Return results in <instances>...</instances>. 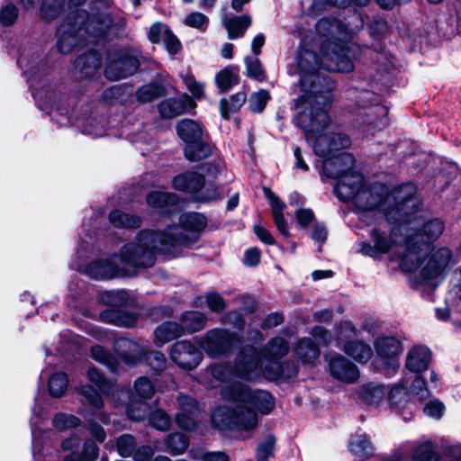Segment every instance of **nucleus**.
<instances>
[{"instance_id":"13","label":"nucleus","mask_w":461,"mask_h":461,"mask_svg":"<svg viewBox=\"0 0 461 461\" xmlns=\"http://www.w3.org/2000/svg\"><path fill=\"white\" fill-rule=\"evenodd\" d=\"M235 335L222 329L208 330L199 340L200 347L207 355L217 357L226 354L232 347Z\"/></svg>"},{"instance_id":"39","label":"nucleus","mask_w":461,"mask_h":461,"mask_svg":"<svg viewBox=\"0 0 461 461\" xmlns=\"http://www.w3.org/2000/svg\"><path fill=\"white\" fill-rule=\"evenodd\" d=\"M68 385V378L65 373L59 372L52 375L48 383L50 394L53 397H61Z\"/></svg>"},{"instance_id":"17","label":"nucleus","mask_w":461,"mask_h":461,"mask_svg":"<svg viewBox=\"0 0 461 461\" xmlns=\"http://www.w3.org/2000/svg\"><path fill=\"white\" fill-rule=\"evenodd\" d=\"M177 403L180 411L176 413L175 420L176 425L183 429H193L195 428V417L201 412V407L197 401L185 394L177 397Z\"/></svg>"},{"instance_id":"46","label":"nucleus","mask_w":461,"mask_h":461,"mask_svg":"<svg viewBox=\"0 0 461 461\" xmlns=\"http://www.w3.org/2000/svg\"><path fill=\"white\" fill-rule=\"evenodd\" d=\"M91 355L95 361L106 366L112 371H115V358L110 354L109 351L105 350L103 347L94 346L91 348Z\"/></svg>"},{"instance_id":"59","label":"nucleus","mask_w":461,"mask_h":461,"mask_svg":"<svg viewBox=\"0 0 461 461\" xmlns=\"http://www.w3.org/2000/svg\"><path fill=\"white\" fill-rule=\"evenodd\" d=\"M136 447L135 438L131 435H122L118 438L117 450L122 456H130Z\"/></svg>"},{"instance_id":"20","label":"nucleus","mask_w":461,"mask_h":461,"mask_svg":"<svg viewBox=\"0 0 461 461\" xmlns=\"http://www.w3.org/2000/svg\"><path fill=\"white\" fill-rule=\"evenodd\" d=\"M113 348L118 356L128 364H135L146 353V345L126 338L115 340Z\"/></svg>"},{"instance_id":"18","label":"nucleus","mask_w":461,"mask_h":461,"mask_svg":"<svg viewBox=\"0 0 461 461\" xmlns=\"http://www.w3.org/2000/svg\"><path fill=\"white\" fill-rule=\"evenodd\" d=\"M329 369L332 377L344 383H355L359 377L357 366L341 355L330 357Z\"/></svg>"},{"instance_id":"21","label":"nucleus","mask_w":461,"mask_h":461,"mask_svg":"<svg viewBox=\"0 0 461 461\" xmlns=\"http://www.w3.org/2000/svg\"><path fill=\"white\" fill-rule=\"evenodd\" d=\"M194 106L195 104L192 98L184 95L177 98H168L162 101L158 105V112L161 117L171 119L194 109Z\"/></svg>"},{"instance_id":"38","label":"nucleus","mask_w":461,"mask_h":461,"mask_svg":"<svg viewBox=\"0 0 461 461\" xmlns=\"http://www.w3.org/2000/svg\"><path fill=\"white\" fill-rule=\"evenodd\" d=\"M166 450L171 455L176 456L183 454L189 446L187 438L181 433H174L167 436L166 441Z\"/></svg>"},{"instance_id":"7","label":"nucleus","mask_w":461,"mask_h":461,"mask_svg":"<svg viewBox=\"0 0 461 461\" xmlns=\"http://www.w3.org/2000/svg\"><path fill=\"white\" fill-rule=\"evenodd\" d=\"M408 240L401 257V267L414 275L415 278L430 286H436L455 265L452 252L447 248H439L431 251L426 258H420L421 249L411 245Z\"/></svg>"},{"instance_id":"54","label":"nucleus","mask_w":461,"mask_h":461,"mask_svg":"<svg viewBox=\"0 0 461 461\" xmlns=\"http://www.w3.org/2000/svg\"><path fill=\"white\" fill-rule=\"evenodd\" d=\"M142 359L155 371H161L166 367V358L161 352H148V349L146 348V353L144 354L140 360Z\"/></svg>"},{"instance_id":"60","label":"nucleus","mask_w":461,"mask_h":461,"mask_svg":"<svg viewBox=\"0 0 461 461\" xmlns=\"http://www.w3.org/2000/svg\"><path fill=\"white\" fill-rule=\"evenodd\" d=\"M150 424L159 430H167L170 426V419L168 415L161 411H156L149 416Z\"/></svg>"},{"instance_id":"62","label":"nucleus","mask_w":461,"mask_h":461,"mask_svg":"<svg viewBox=\"0 0 461 461\" xmlns=\"http://www.w3.org/2000/svg\"><path fill=\"white\" fill-rule=\"evenodd\" d=\"M423 411L428 417L439 420L444 414L445 405L439 400H432L425 404Z\"/></svg>"},{"instance_id":"1","label":"nucleus","mask_w":461,"mask_h":461,"mask_svg":"<svg viewBox=\"0 0 461 461\" xmlns=\"http://www.w3.org/2000/svg\"><path fill=\"white\" fill-rule=\"evenodd\" d=\"M321 42V57L309 50L298 51L289 73L300 76L303 94L296 101L295 122L303 130L306 140L313 144L316 155L329 157L333 151L347 149L350 138L336 131L330 124L327 106L331 103L333 83L318 74L320 68L332 72H350L354 68L357 46L347 42L355 32L342 22L322 18L316 24Z\"/></svg>"},{"instance_id":"47","label":"nucleus","mask_w":461,"mask_h":461,"mask_svg":"<svg viewBox=\"0 0 461 461\" xmlns=\"http://www.w3.org/2000/svg\"><path fill=\"white\" fill-rule=\"evenodd\" d=\"M79 424V419L72 414L59 413L53 419L55 429L60 431L77 428Z\"/></svg>"},{"instance_id":"22","label":"nucleus","mask_w":461,"mask_h":461,"mask_svg":"<svg viewBox=\"0 0 461 461\" xmlns=\"http://www.w3.org/2000/svg\"><path fill=\"white\" fill-rule=\"evenodd\" d=\"M430 360L431 354L427 347L415 346L407 353L405 366L411 372L420 374L428 369Z\"/></svg>"},{"instance_id":"4","label":"nucleus","mask_w":461,"mask_h":461,"mask_svg":"<svg viewBox=\"0 0 461 461\" xmlns=\"http://www.w3.org/2000/svg\"><path fill=\"white\" fill-rule=\"evenodd\" d=\"M288 352L287 341L281 338H274L266 347L264 352L253 347L244 348L237 356V375L246 381H256L261 377L276 380L282 376L291 377L296 374V368L286 371L281 366L278 359Z\"/></svg>"},{"instance_id":"14","label":"nucleus","mask_w":461,"mask_h":461,"mask_svg":"<svg viewBox=\"0 0 461 461\" xmlns=\"http://www.w3.org/2000/svg\"><path fill=\"white\" fill-rule=\"evenodd\" d=\"M170 358L180 368L194 369L202 361L203 354L192 342L180 340L170 348Z\"/></svg>"},{"instance_id":"48","label":"nucleus","mask_w":461,"mask_h":461,"mask_svg":"<svg viewBox=\"0 0 461 461\" xmlns=\"http://www.w3.org/2000/svg\"><path fill=\"white\" fill-rule=\"evenodd\" d=\"M185 25L204 32L209 24V18L201 12H192L186 15L184 21Z\"/></svg>"},{"instance_id":"53","label":"nucleus","mask_w":461,"mask_h":461,"mask_svg":"<svg viewBox=\"0 0 461 461\" xmlns=\"http://www.w3.org/2000/svg\"><path fill=\"white\" fill-rule=\"evenodd\" d=\"M270 96L267 91L259 90L251 95L249 100V105L253 113H260L264 110Z\"/></svg>"},{"instance_id":"27","label":"nucleus","mask_w":461,"mask_h":461,"mask_svg":"<svg viewBox=\"0 0 461 461\" xmlns=\"http://www.w3.org/2000/svg\"><path fill=\"white\" fill-rule=\"evenodd\" d=\"M350 453L358 459H366L374 453V447L367 435L356 433L351 436L348 441Z\"/></svg>"},{"instance_id":"34","label":"nucleus","mask_w":461,"mask_h":461,"mask_svg":"<svg viewBox=\"0 0 461 461\" xmlns=\"http://www.w3.org/2000/svg\"><path fill=\"white\" fill-rule=\"evenodd\" d=\"M110 222L118 228H138L141 224L139 216L123 212L120 210H113L109 214Z\"/></svg>"},{"instance_id":"32","label":"nucleus","mask_w":461,"mask_h":461,"mask_svg":"<svg viewBox=\"0 0 461 461\" xmlns=\"http://www.w3.org/2000/svg\"><path fill=\"white\" fill-rule=\"evenodd\" d=\"M295 354L303 363L313 364L319 357L320 351L312 339L305 338L298 341Z\"/></svg>"},{"instance_id":"24","label":"nucleus","mask_w":461,"mask_h":461,"mask_svg":"<svg viewBox=\"0 0 461 461\" xmlns=\"http://www.w3.org/2000/svg\"><path fill=\"white\" fill-rule=\"evenodd\" d=\"M177 202V196L171 193L151 192L147 195L148 204L165 215L174 213Z\"/></svg>"},{"instance_id":"25","label":"nucleus","mask_w":461,"mask_h":461,"mask_svg":"<svg viewBox=\"0 0 461 461\" xmlns=\"http://www.w3.org/2000/svg\"><path fill=\"white\" fill-rule=\"evenodd\" d=\"M264 193L270 203L276 229L283 236L287 238L289 236V230L283 215V211L286 206L285 203H283L273 192H271L270 189L264 188Z\"/></svg>"},{"instance_id":"50","label":"nucleus","mask_w":461,"mask_h":461,"mask_svg":"<svg viewBox=\"0 0 461 461\" xmlns=\"http://www.w3.org/2000/svg\"><path fill=\"white\" fill-rule=\"evenodd\" d=\"M80 393L94 410L101 411L103 400L95 389L90 385H83L80 388Z\"/></svg>"},{"instance_id":"15","label":"nucleus","mask_w":461,"mask_h":461,"mask_svg":"<svg viewBox=\"0 0 461 461\" xmlns=\"http://www.w3.org/2000/svg\"><path fill=\"white\" fill-rule=\"evenodd\" d=\"M309 4L311 13L313 14L323 11L328 6L347 8L350 6H365L370 0H304ZM384 9H392L396 5L406 3L409 0H375Z\"/></svg>"},{"instance_id":"33","label":"nucleus","mask_w":461,"mask_h":461,"mask_svg":"<svg viewBox=\"0 0 461 461\" xmlns=\"http://www.w3.org/2000/svg\"><path fill=\"white\" fill-rule=\"evenodd\" d=\"M445 225L441 220H430L423 223L420 232L417 233L412 240H418L419 238L422 239L424 242L435 240L443 233Z\"/></svg>"},{"instance_id":"11","label":"nucleus","mask_w":461,"mask_h":461,"mask_svg":"<svg viewBox=\"0 0 461 461\" xmlns=\"http://www.w3.org/2000/svg\"><path fill=\"white\" fill-rule=\"evenodd\" d=\"M338 346L342 348L347 355L360 363L367 362L371 358L373 351L371 347L366 342L358 339L344 342V339L356 335L357 330L351 322L340 323L338 327Z\"/></svg>"},{"instance_id":"6","label":"nucleus","mask_w":461,"mask_h":461,"mask_svg":"<svg viewBox=\"0 0 461 461\" xmlns=\"http://www.w3.org/2000/svg\"><path fill=\"white\" fill-rule=\"evenodd\" d=\"M206 225V218L198 212L181 215L180 224L168 226L164 231L141 230L140 240L152 249L153 257L158 251L176 256L183 246L194 243Z\"/></svg>"},{"instance_id":"3","label":"nucleus","mask_w":461,"mask_h":461,"mask_svg":"<svg viewBox=\"0 0 461 461\" xmlns=\"http://www.w3.org/2000/svg\"><path fill=\"white\" fill-rule=\"evenodd\" d=\"M212 377L222 384L221 396L235 403V409L219 406L212 414V424L221 430H234L242 438L249 436L258 423V415L270 413L275 408V399L267 391L250 390L237 375V363L234 366L215 364L210 367Z\"/></svg>"},{"instance_id":"26","label":"nucleus","mask_w":461,"mask_h":461,"mask_svg":"<svg viewBox=\"0 0 461 461\" xmlns=\"http://www.w3.org/2000/svg\"><path fill=\"white\" fill-rule=\"evenodd\" d=\"M185 334V328L175 321H166L154 330V341L160 346Z\"/></svg>"},{"instance_id":"51","label":"nucleus","mask_w":461,"mask_h":461,"mask_svg":"<svg viewBox=\"0 0 461 461\" xmlns=\"http://www.w3.org/2000/svg\"><path fill=\"white\" fill-rule=\"evenodd\" d=\"M101 299L105 304L121 307L128 302V294L125 291H109L104 293Z\"/></svg>"},{"instance_id":"35","label":"nucleus","mask_w":461,"mask_h":461,"mask_svg":"<svg viewBox=\"0 0 461 461\" xmlns=\"http://www.w3.org/2000/svg\"><path fill=\"white\" fill-rule=\"evenodd\" d=\"M247 95L244 92H238L229 100L221 99L220 102L221 114L224 119H229L230 114L237 112L245 104Z\"/></svg>"},{"instance_id":"56","label":"nucleus","mask_w":461,"mask_h":461,"mask_svg":"<svg viewBox=\"0 0 461 461\" xmlns=\"http://www.w3.org/2000/svg\"><path fill=\"white\" fill-rule=\"evenodd\" d=\"M275 442V438L273 436H268L258 446L256 455L258 461H266L268 457L274 455Z\"/></svg>"},{"instance_id":"23","label":"nucleus","mask_w":461,"mask_h":461,"mask_svg":"<svg viewBox=\"0 0 461 461\" xmlns=\"http://www.w3.org/2000/svg\"><path fill=\"white\" fill-rule=\"evenodd\" d=\"M387 113L384 106L375 105L368 108L367 111L360 110L358 115L361 116L362 122L368 127L367 131L374 133L375 131L381 130L388 124Z\"/></svg>"},{"instance_id":"45","label":"nucleus","mask_w":461,"mask_h":461,"mask_svg":"<svg viewBox=\"0 0 461 461\" xmlns=\"http://www.w3.org/2000/svg\"><path fill=\"white\" fill-rule=\"evenodd\" d=\"M126 410L129 418L133 420H141L149 414V407L142 400L131 402Z\"/></svg>"},{"instance_id":"42","label":"nucleus","mask_w":461,"mask_h":461,"mask_svg":"<svg viewBox=\"0 0 461 461\" xmlns=\"http://www.w3.org/2000/svg\"><path fill=\"white\" fill-rule=\"evenodd\" d=\"M414 461H438L439 456L430 441L418 446L413 453Z\"/></svg>"},{"instance_id":"57","label":"nucleus","mask_w":461,"mask_h":461,"mask_svg":"<svg viewBox=\"0 0 461 461\" xmlns=\"http://www.w3.org/2000/svg\"><path fill=\"white\" fill-rule=\"evenodd\" d=\"M159 94L160 88L157 85L149 84L140 88L136 95L140 103H149L157 98Z\"/></svg>"},{"instance_id":"28","label":"nucleus","mask_w":461,"mask_h":461,"mask_svg":"<svg viewBox=\"0 0 461 461\" xmlns=\"http://www.w3.org/2000/svg\"><path fill=\"white\" fill-rule=\"evenodd\" d=\"M222 23L228 32V38L235 40L244 35L246 30L251 24V18L248 14L230 17L225 15Z\"/></svg>"},{"instance_id":"36","label":"nucleus","mask_w":461,"mask_h":461,"mask_svg":"<svg viewBox=\"0 0 461 461\" xmlns=\"http://www.w3.org/2000/svg\"><path fill=\"white\" fill-rule=\"evenodd\" d=\"M100 59L95 53H89L76 60L75 68L79 69L82 77H90L100 68Z\"/></svg>"},{"instance_id":"63","label":"nucleus","mask_w":461,"mask_h":461,"mask_svg":"<svg viewBox=\"0 0 461 461\" xmlns=\"http://www.w3.org/2000/svg\"><path fill=\"white\" fill-rule=\"evenodd\" d=\"M135 390L142 400L150 398L155 392L153 384L144 377H140L135 382Z\"/></svg>"},{"instance_id":"31","label":"nucleus","mask_w":461,"mask_h":461,"mask_svg":"<svg viewBox=\"0 0 461 461\" xmlns=\"http://www.w3.org/2000/svg\"><path fill=\"white\" fill-rule=\"evenodd\" d=\"M239 82V69L234 66H228L219 71L215 76V84L221 93L229 91Z\"/></svg>"},{"instance_id":"49","label":"nucleus","mask_w":461,"mask_h":461,"mask_svg":"<svg viewBox=\"0 0 461 461\" xmlns=\"http://www.w3.org/2000/svg\"><path fill=\"white\" fill-rule=\"evenodd\" d=\"M19 67L29 78L40 71V63L38 57L29 58L25 54H22L17 60Z\"/></svg>"},{"instance_id":"43","label":"nucleus","mask_w":461,"mask_h":461,"mask_svg":"<svg viewBox=\"0 0 461 461\" xmlns=\"http://www.w3.org/2000/svg\"><path fill=\"white\" fill-rule=\"evenodd\" d=\"M64 0H43L41 8V15L47 21L53 20L61 12Z\"/></svg>"},{"instance_id":"16","label":"nucleus","mask_w":461,"mask_h":461,"mask_svg":"<svg viewBox=\"0 0 461 461\" xmlns=\"http://www.w3.org/2000/svg\"><path fill=\"white\" fill-rule=\"evenodd\" d=\"M377 357L384 367L396 370L399 367L398 356L402 350L401 341L394 337H382L375 343Z\"/></svg>"},{"instance_id":"19","label":"nucleus","mask_w":461,"mask_h":461,"mask_svg":"<svg viewBox=\"0 0 461 461\" xmlns=\"http://www.w3.org/2000/svg\"><path fill=\"white\" fill-rule=\"evenodd\" d=\"M370 235L375 242V245L372 246L367 241H361L359 243L358 249L359 253L373 258H378L383 254L387 253L391 249L393 246V240L391 238L387 237L385 232L377 228H375L370 232Z\"/></svg>"},{"instance_id":"58","label":"nucleus","mask_w":461,"mask_h":461,"mask_svg":"<svg viewBox=\"0 0 461 461\" xmlns=\"http://www.w3.org/2000/svg\"><path fill=\"white\" fill-rule=\"evenodd\" d=\"M169 30L170 29L167 27V25L162 23H154L149 29L148 38L152 43H161L163 38L167 35Z\"/></svg>"},{"instance_id":"29","label":"nucleus","mask_w":461,"mask_h":461,"mask_svg":"<svg viewBox=\"0 0 461 461\" xmlns=\"http://www.w3.org/2000/svg\"><path fill=\"white\" fill-rule=\"evenodd\" d=\"M100 319L104 322L122 327H131L137 320L134 314L114 308L103 311Z\"/></svg>"},{"instance_id":"52","label":"nucleus","mask_w":461,"mask_h":461,"mask_svg":"<svg viewBox=\"0 0 461 461\" xmlns=\"http://www.w3.org/2000/svg\"><path fill=\"white\" fill-rule=\"evenodd\" d=\"M181 77L186 88L191 92L194 98L200 99L203 97L204 85L203 83L196 81L194 77L188 72L185 74H181Z\"/></svg>"},{"instance_id":"64","label":"nucleus","mask_w":461,"mask_h":461,"mask_svg":"<svg viewBox=\"0 0 461 461\" xmlns=\"http://www.w3.org/2000/svg\"><path fill=\"white\" fill-rule=\"evenodd\" d=\"M18 16V10L13 4H8L0 11V23L5 25L12 24Z\"/></svg>"},{"instance_id":"2","label":"nucleus","mask_w":461,"mask_h":461,"mask_svg":"<svg viewBox=\"0 0 461 461\" xmlns=\"http://www.w3.org/2000/svg\"><path fill=\"white\" fill-rule=\"evenodd\" d=\"M354 163L353 156L347 152L329 157L323 161L324 175L338 179L334 190L339 199L352 201L362 212L380 209L389 221L393 220L401 225L413 224L414 227L420 217L409 218L415 214L420 204L415 196V185L405 184L390 194L383 184L376 183L366 187L363 176L352 170Z\"/></svg>"},{"instance_id":"9","label":"nucleus","mask_w":461,"mask_h":461,"mask_svg":"<svg viewBox=\"0 0 461 461\" xmlns=\"http://www.w3.org/2000/svg\"><path fill=\"white\" fill-rule=\"evenodd\" d=\"M178 137L185 143V156L190 161H199L212 153V147L203 140V130L200 122L183 119L176 124Z\"/></svg>"},{"instance_id":"44","label":"nucleus","mask_w":461,"mask_h":461,"mask_svg":"<svg viewBox=\"0 0 461 461\" xmlns=\"http://www.w3.org/2000/svg\"><path fill=\"white\" fill-rule=\"evenodd\" d=\"M189 455L194 461H230L223 451L191 450Z\"/></svg>"},{"instance_id":"12","label":"nucleus","mask_w":461,"mask_h":461,"mask_svg":"<svg viewBox=\"0 0 461 461\" xmlns=\"http://www.w3.org/2000/svg\"><path fill=\"white\" fill-rule=\"evenodd\" d=\"M139 52L133 50H122L119 53L110 55V62L104 73L110 80H119L132 75L137 70Z\"/></svg>"},{"instance_id":"41","label":"nucleus","mask_w":461,"mask_h":461,"mask_svg":"<svg viewBox=\"0 0 461 461\" xmlns=\"http://www.w3.org/2000/svg\"><path fill=\"white\" fill-rule=\"evenodd\" d=\"M182 322L188 331H198L204 327L206 322V316L200 312H188L183 315Z\"/></svg>"},{"instance_id":"10","label":"nucleus","mask_w":461,"mask_h":461,"mask_svg":"<svg viewBox=\"0 0 461 461\" xmlns=\"http://www.w3.org/2000/svg\"><path fill=\"white\" fill-rule=\"evenodd\" d=\"M173 186L193 194L200 202H209L219 197L217 187L212 184H205L203 176L195 172L178 175L173 180Z\"/></svg>"},{"instance_id":"61","label":"nucleus","mask_w":461,"mask_h":461,"mask_svg":"<svg viewBox=\"0 0 461 461\" xmlns=\"http://www.w3.org/2000/svg\"><path fill=\"white\" fill-rule=\"evenodd\" d=\"M205 301L208 308L212 312H221L226 308L225 300L220 294L216 292L208 293L207 295L205 296Z\"/></svg>"},{"instance_id":"55","label":"nucleus","mask_w":461,"mask_h":461,"mask_svg":"<svg viewBox=\"0 0 461 461\" xmlns=\"http://www.w3.org/2000/svg\"><path fill=\"white\" fill-rule=\"evenodd\" d=\"M247 74L249 77L262 81L265 78L260 60L257 57H247L245 59Z\"/></svg>"},{"instance_id":"8","label":"nucleus","mask_w":461,"mask_h":461,"mask_svg":"<svg viewBox=\"0 0 461 461\" xmlns=\"http://www.w3.org/2000/svg\"><path fill=\"white\" fill-rule=\"evenodd\" d=\"M124 20L113 23L111 15L100 13L90 16L86 11L79 10L75 16L74 24H62L59 30L57 47L61 53L69 52L79 43L83 32L95 37L103 36L113 27H122Z\"/></svg>"},{"instance_id":"37","label":"nucleus","mask_w":461,"mask_h":461,"mask_svg":"<svg viewBox=\"0 0 461 461\" xmlns=\"http://www.w3.org/2000/svg\"><path fill=\"white\" fill-rule=\"evenodd\" d=\"M389 401L396 412H400L408 404V393L406 384H401L388 390Z\"/></svg>"},{"instance_id":"40","label":"nucleus","mask_w":461,"mask_h":461,"mask_svg":"<svg viewBox=\"0 0 461 461\" xmlns=\"http://www.w3.org/2000/svg\"><path fill=\"white\" fill-rule=\"evenodd\" d=\"M99 448L96 444L87 440L84 444L83 455L72 451L63 461H94L98 456Z\"/></svg>"},{"instance_id":"5","label":"nucleus","mask_w":461,"mask_h":461,"mask_svg":"<svg viewBox=\"0 0 461 461\" xmlns=\"http://www.w3.org/2000/svg\"><path fill=\"white\" fill-rule=\"evenodd\" d=\"M155 262L152 249L140 240V232L136 240L123 246L120 254L113 255L106 260L90 263L86 273L95 279H108L118 276H130L140 267H151Z\"/></svg>"},{"instance_id":"30","label":"nucleus","mask_w":461,"mask_h":461,"mask_svg":"<svg viewBox=\"0 0 461 461\" xmlns=\"http://www.w3.org/2000/svg\"><path fill=\"white\" fill-rule=\"evenodd\" d=\"M388 388L378 384H367L361 386L359 397L369 405L378 404L387 394Z\"/></svg>"}]
</instances>
